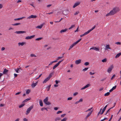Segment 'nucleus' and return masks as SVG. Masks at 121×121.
<instances>
[{"mask_svg":"<svg viewBox=\"0 0 121 121\" xmlns=\"http://www.w3.org/2000/svg\"><path fill=\"white\" fill-rule=\"evenodd\" d=\"M14 69L16 73H19V70H18V69L17 68V69Z\"/></svg>","mask_w":121,"mask_h":121,"instance_id":"nucleus-41","label":"nucleus"},{"mask_svg":"<svg viewBox=\"0 0 121 121\" xmlns=\"http://www.w3.org/2000/svg\"><path fill=\"white\" fill-rule=\"evenodd\" d=\"M95 74V73L94 72L93 73L92 72H90L89 73V74L90 75H94Z\"/></svg>","mask_w":121,"mask_h":121,"instance_id":"nucleus-46","label":"nucleus"},{"mask_svg":"<svg viewBox=\"0 0 121 121\" xmlns=\"http://www.w3.org/2000/svg\"><path fill=\"white\" fill-rule=\"evenodd\" d=\"M89 64V63L88 62H86L84 64V65L86 66L88 65Z\"/></svg>","mask_w":121,"mask_h":121,"instance_id":"nucleus-35","label":"nucleus"},{"mask_svg":"<svg viewBox=\"0 0 121 121\" xmlns=\"http://www.w3.org/2000/svg\"><path fill=\"white\" fill-rule=\"evenodd\" d=\"M5 49V48L4 47H2L1 49V51H3Z\"/></svg>","mask_w":121,"mask_h":121,"instance_id":"nucleus-61","label":"nucleus"},{"mask_svg":"<svg viewBox=\"0 0 121 121\" xmlns=\"http://www.w3.org/2000/svg\"><path fill=\"white\" fill-rule=\"evenodd\" d=\"M30 98H28L27 99H26L25 100H24L22 102V103H24L25 102H26L27 101H28V100H30Z\"/></svg>","mask_w":121,"mask_h":121,"instance_id":"nucleus-21","label":"nucleus"},{"mask_svg":"<svg viewBox=\"0 0 121 121\" xmlns=\"http://www.w3.org/2000/svg\"><path fill=\"white\" fill-rule=\"evenodd\" d=\"M80 2H78L75 3L74 5L73 6V8H74L77 6L79 5L80 4Z\"/></svg>","mask_w":121,"mask_h":121,"instance_id":"nucleus-6","label":"nucleus"},{"mask_svg":"<svg viewBox=\"0 0 121 121\" xmlns=\"http://www.w3.org/2000/svg\"><path fill=\"white\" fill-rule=\"evenodd\" d=\"M37 16L36 15H32L29 16L27 17V19H30L31 18H35L37 17Z\"/></svg>","mask_w":121,"mask_h":121,"instance_id":"nucleus-10","label":"nucleus"},{"mask_svg":"<svg viewBox=\"0 0 121 121\" xmlns=\"http://www.w3.org/2000/svg\"><path fill=\"white\" fill-rule=\"evenodd\" d=\"M90 86V84H88L86 85L85 86L83 87L81 89V90H82L83 89H86V88H87L88 87H89Z\"/></svg>","mask_w":121,"mask_h":121,"instance_id":"nucleus-7","label":"nucleus"},{"mask_svg":"<svg viewBox=\"0 0 121 121\" xmlns=\"http://www.w3.org/2000/svg\"><path fill=\"white\" fill-rule=\"evenodd\" d=\"M79 11H78L76 12L75 13H74V15H76L78 14L79 13Z\"/></svg>","mask_w":121,"mask_h":121,"instance_id":"nucleus-44","label":"nucleus"},{"mask_svg":"<svg viewBox=\"0 0 121 121\" xmlns=\"http://www.w3.org/2000/svg\"><path fill=\"white\" fill-rule=\"evenodd\" d=\"M19 18H15L14 19V20L15 21H16L17 20H19Z\"/></svg>","mask_w":121,"mask_h":121,"instance_id":"nucleus-62","label":"nucleus"},{"mask_svg":"<svg viewBox=\"0 0 121 121\" xmlns=\"http://www.w3.org/2000/svg\"><path fill=\"white\" fill-rule=\"evenodd\" d=\"M38 84V82H36L35 83H34L33 82L32 84H31V86L32 88H34Z\"/></svg>","mask_w":121,"mask_h":121,"instance_id":"nucleus-14","label":"nucleus"},{"mask_svg":"<svg viewBox=\"0 0 121 121\" xmlns=\"http://www.w3.org/2000/svg\"><path fill=\"white\" fill-rule=\"evenodd\" d=\"M30 56L31 57H36V56L35 55V54H31L30 55Z\"/></svg>","mask_w":121,"mask_h":121,"instance_id":"nucleus-32","label":"nucleus"},{"mask_svg":"<svg viewBox=\"0 0 121 121\" xmlns=\"http://www.w3.org/2000/svg\"><path fill=\"white\" fill-rule=\"evenodd\" d=\"M110 94V92H107L106 93H105L104 95L105 96H107L109 95Z\"/></svg>","mask_w":121,"mask_h":121,"instance_id":"nucleus-27","label":"nucleus"},{"mask_svg":"<svg viewBox=\"0 0 121 121\" xmlns=\"http://www.w3.org/2000/svg\"><path fill=\"white\" fill-rule=\"evenodd\" d=\"M115 104H116V103H115V105H114V107H112V108H110L107 111V113H108V112H109V111H110V109H111V108H113V107H114V106H115Z\"/></svg>","mask_w":121,"mask_h":121,"instance_id":"nucleus-43","label":"nucleus"},{"mask_svg":"<svg viewBox=\"0 0 121 121\" xmlns=\"http://www.w3.org/2000/svg\"><path fill=\"white\" fill-rule=\"evenodd\" d=\"M78 94V92H76L74 93L73 94V96H76V95H77Z\"/></svg>","mask_w":121,"mask_h":121,"instance_id":"nucleus-49","label":"nucleus"},{"mask_svg":"<svg viewBox=\"0 0 121 121\" xmlns=\"http://www.w3.org/2000/svg\"><path fill=\"white\" fill-rule=\"evenodd\" d=\"M81 60L79 59L78 60H77L75 61V64L76 65H78L81 63Z\"/></svg>","mask_w":121,"mask_h":121,"instance_id":"nucleus-12","label":"nucleus"},{"mask_svg":"<svg viewBox=\"0 0 121 121\" xmlns=\"http://www.w3.org/2000/svg\"><path fill=\"white\" fill-rule=\"evenodd\" d=\"M59 65L57 64V63L53 67V69H54L56 68Z\"/></svg>","mask_w":121,"mask_h":121,"instance_id":"nucleus-28","label":"nucleus"},{"mask_svg":"<svg viewBox=\"0 0 121 121\" xmlns=\"http://www.w3.org/2000/svg\"><path fill=\"white\" fill-rule=\"evenodd\" d=\"M48 97H47L45 99L43 100V102L45 103L48 101Z\"/></svg>","mask_w":121,"mask_h":121,"instance_id":"nucleus-22","label":"nucleus"},{"mask_svg":"<svg viewBox=\"0 0 121 121\" xmlns=\"http://www.w3.org/2000/svg\"><path fill=\"white\" fill-rule=\"evenodd\" d=\"M3 7V6L2 4H0V9L2 8Z\"/></svg>","mask_w":121,"mask_h":121,"instance_id":"nucleus-59","label":"nucleus"},{"mask_svg":"<svg viewBox=\"0 0 121 121\" xmlns=\"http://www.w3.org/2000/svg\"><path fill=\"white\" fill-rule=\"evenodd\" d=\"M93 49L94 50H95L96 51H99V48H97L95 47H93L90 48V50Z\"/></svg>","mask_w":121,"mask_h":121,"instance_id":"nucleus-9","label":"nucleus"},{"mask_svg":"<svg viewBox=\"0 0 121 121\" xmlns=\"http://www.w3.org/2000/svg\"><path fill=\"white\" fill-rule=\"evenodd\" d=\"M39 104L41 106H43V103L41 100H39Z\"/></svg>","mask_w":121,"mask_h":121,"instance_id":"nucleus-23","label":"nucleus"},{"mask_svg":"<svg viewBox=\"0 0 121 121\" xmlns=\"http://www.w3.org/2000/svg\"><path fill=\"white\" fill-rule=\"evenodd\" d=\"M35 36V35H34L31 36H28L26 37L25 39H30L34 38Z\"/></svg>","mask_w":121,"mask_h":121,"instance_id":"nucleus-8","label":"nucleus"},{"mask_svg":"<svg viewBox=\"0 0 121 121\" xmlns=\"http://www.w3.org/2000/svg\"><path fill=\"white\" fill-rule=\"evenodd\" d=\"M119 10V8L118 7H116L114 8L109 13L106 15V16L113 15L118 12Z\"/></svg>","mask_w":121,"mask_h":121,"instance_id":"nucleus-1","label":"nucleus"},{"mask_svg":"<svg viewBox=\"0 0 121 121\" xmlns=\"http://www.w3.org/2000/svg\"><path fill=\"white\" fill-rule=\"evenodd\" d=\"M88 68H85L84 69H82V71H86L88 69Z\"/></svg>","mask_w":121,"mask_h":121,"instance_id":"nucleus-45","label":"nucleus"},{"mask_svg":"<svg viewBox=\"0 0 121 121\" xmlns=\"http://www.w3.org/2000/svg\"><path fill=\"white\" fill-rule=\"evenodd\" d=\"M113 68V66L112 65H111L110 67H109L107 70V72L109 73H110L111 72L112 69Z\"/></svg>","mask_w":121,"mask_h":121,"instance_id":"nucleus-5","label":"nucleus"},{"mask_svg":"<svg viewBox=\"0 0 121 121\" xmlns=\"http://www.w3.org/2000/svg\"><path fill=\"white\" fill-rule=\"evenodd\" d=\"M64 59L62 60L59 61L58 63H57V64H58L59 65V64Z\"/></svg>","mask_w":121,"mask_h":121,"instance_id":"nucleus-48","label":"nucleus"},{"mask_svg":"<svg viewBox=\"0 0 121 121\" xmlns=\"http://www.w3.org/2000/svg\"><path fill=\"white\" fill-rule=\"evenodd\" d=\"M117 87V86H114L113 87L112 89L113 90H114L116 89Z\"/></svg>","mask_w":121,"mask_h":121,"instance_id":"nucleus-53","label":"nucleus"},{"mask_svg":"<svg viewBox=\"0 0 121 121\" xmlns=\"http://www.w3.org/2000/svg\"><path fill=\"white\" fill-rule=\"evenodd\" d=\"M115 74H114L113 75V76H112V78H111V80H112L113 78H114L115 76Z\"/></svg>","mask_w":121,"mask_h":121,"instance_id":"nucleus-52","label":"nucleus"},{"mask_svg":"<svg viewBox=\"0 0 121 121\" xmlns=\"http://www.w3.org/2000/svg\"><path fill=\"white\" fill-rule=\"evenodd\" d=\"M72 98H73L72 97H69V98H67V100H71L72 99Z\"/></svg>","mask_w":121,"mask_h":121,"instance_id":"nucleus-50","label":"nucleus"},{"mask_svg":"<svg viewBox=\"0 0 121 121\" xmlns=\"http://www.w3.org/2000/svg\"><path fill=\"white\" fill-rule=\"evenodd\" d=\"M21 24V23H14V24H12V25L13 26H17L19 25H20Z\"/></svg>","mask_w":121,"mask_h":121,"instance_id":"nucleus-24","label":"nucleus"},{"mask_svg":"<svg viewBox=\"0 0 121 121\" xmlns=\"http://www.w3.org/2000/svg\"><path fill=\"white\" fill-rule=\"evenodd\" d=\"M82 39L81 38L78 40L77 41H76V42H74L72 44L71 46H70L69 47V50H70L74 46H75L78 43H79L81 40Z\"/></svg>","mask_w":121,"mask_h":121,"instance_id":"nucleus-3","label":"nucleus"},{"mask_svg":"<svg viewBox=\"0 0 121 121\" xmlns=\"http://www.w3.org/2000/svg\"><path fill=\"white\" fill-rule=\"evenodd\" d=\"M53 74L52 73H50L48 77L46 78L43 82V83H45L46 82H47L48 81L50 78L52 77V75Z\"/></svg>","mask_w":121,"mask_h":121,"instance_id":"nucleus-2","label":"nucleus"},{"mask_svg":"<svg viewBox=\"0 0 121 121\" xmlns=\"http://www.w3.org/2000/svg\"><path fill=\"white\" fill-rule=\"evenodd\" d=\"M75 26L74 25H72L70 27L69 29V30H70L73 28Z\"/></svg>","mask_w":121,"mask_h":121,"instance_id":"nucleus-42","label":"nucleus"},{"mask_svg":"<svg viewBox=\"0 0 121 121\" xmlns=\"http://www.w3.org/2000/svg\"><path fill=\"white\" fill-rule=\"evenodd\" d=\"M93 108L92 107H91V108H89V109H88L87 110H86V112H87L88 111H91V109H92Z\"/></svg>","mask_w":121,"mask_h":121,"instance_id":"nucleus-51","label":"nucleus"},{"mask_svg":"<svg viewBox=\"0 0 121 121\" xmlns=\"http://www.w3.org/2000/svg\"><path fill=\"white\" fill-rule=\"evenodd\" d=\"M115 44L117 45H121V43L120 42H116L115 43Z\"/></svg>","mask_w":121,"mask_h":121,"instance_id":"nucleus-40","label":"nucleus"},{"mask_svg":"<svg viewBox=\"0 0 121 121\" xmlns=\"http://www.w3.org/2000/svg\"><path fill=\"white\" fill-rule=\"evenodd\" d=\"M107 49H111L110 47V45L109 44L106 45V48H105V50H106Z\"/></svg>","mask_w":121,"mask_h":121,"instance_id":"nucleus-16","label":"nucleus"},{"mask_svg":"<svg viewBox=\"0 0 121 121\" xmlns=\"http://www.w3.org/2000/svg\"><path fill=\"white\" fill-rule=\"evenodd\" d=\"M25 104H24V103L21 104V105H20L19 106V108H21L24 105H25Z\"/></svg>","mask_w":121,"mask_h":121,"instance_id":"nucleus-30","label":"nucleus"},{"mask_svg":"<svg viewBox=\"0 0 121 121\" xmlns=\"http://www.w3.org/2000/svg\"><path fill=\"white\" fill-rule=\"evenodd\" d=\"M26 32L25 31H16L15 32V33L17 34H20L23 33H26Z\"/></svg>","mask_w":121,"mask_h":121,"instance_id":"nucleus-11","label":"nucleus"},{"mask_svg":"<svg viewBox=\"0 0 121 121\" xmlns=\"http://www.w3.org/2000/svg\"><path fill=\"white\" fill-rule=\"evenodd\" d=\"M121 55V52L119 53L116 55L115 57V58H117L118 57Z\"/></svg>","mask_w":121,"mask_h":121,"instance_id":"nucleus-20","label":"nucleus"},{"mask_svg":"<svg viewBox=\"0 0 121 121\" xmlns=\"http://www.w3.org/2000/svg\"><path fill=\"white\" fill-rule=\"evenodd\" d=\"M66 115L65 114H63L61 115V117H64L65 115Z\"/></svg>","mask_w":121,"mask_h":121,"instance_id":"nucleus-54","label":"nucleus"},{"mask_svg":"<svg viewBox=\"0 0 121 121\" xmlns=\"http://www.w3.org/2000/svg\"><path fill=\"white\" fill-rule=\"evenodd\" d=\"M8 70L7 69H4V71L3 72V74H6V73L8 72Z\"/></svg>","mask_w":121,"mask_h":121,"instance_id":"nucleus-19","label":"nucleus"},{"mask_svg":"<svg viewBox=\"0 0 121 121\" xmlns=\"http://www.w3.org/2000/svg\"><path fill=\"white\" fill-rule=\"evenodd\" d=\"M42 37H40L39 38H37L35 39V40H41L42 39Z\"/></svg>","mask_w":121,"mask_h":121,"instance_id":"nucleus-33","label":"nucleus"},{"mask_svg":"<svg viewBox=\"0 0 121 121\" xmlns=\"http://www.w3.org/2000/svg\"><path fill=\"white\" fill-rule=\"evenodd\" d=\"M30 92V89L27 90L26 91V94H29Z\"/></svg>","mask_w":121,"mask_h":121,"instance_id":"nucleus-29","label":"nucleus"},{"mask_svg":"<svg viewBox=\"0 0 121 121\" xmlns=\"http://www.w3.org/2000/svg\"><path fill=\"white\" fill-rule=\"evenodd\" d=\"M53 63H54V62H53V61H52V62H51L50 63V64L48 66H49L50 65H52V64Z\"/></svg>","mask_w":121,"mask_h":121,"instance_id":"nucleus-63","label":"nucleus"},{"mask_svg":"<svg viewBox=\"0 0 121 121\" xmlns=\"http://www.w3.org/2000/svg\"><path fill=\"white\" fill-rule=\"evenodd\" d=\"M104 120H108V118L107 117H105L104 119L101 120L100 121H103Z\"/></svg>","mask_w":121,"mask_h":121,"instance_id":"nucleus-34","label":"nucleus"},{"mask_svg":"<svg viewBox=\"0 0 121 121\" xmlns=\"http://www.w3.org/2000/svg\"><path fill=\"white\" fill-rule=\"evenodd\" d=\"M96 26H94L91 29L89 30V31L90 32L93 30L94 29L95 27Z\"/></svg>","mask_w":121,"mask_h":121,"instance_id":"nucleus-36","label":"nucleus"},{"mask_svg":"<svg viewBox=\"0 0 121 121\" xmlns=\"http://www.w3.org/2000/svg\"><path fill=\"white\" fill-rule=\"evenodd\" d=\"M51 86V85H49L47 87V88H48V91H49V90L50 88V87Z\"/></svg>","mask_w":121,"mask_h":121,"instance_id":"nucleus-47","label":"nucleus"},{"mask_svg":"<svg viewBox=\"0 0 121 121\" xmlns=\"http://www.w3.org/2000/svg\"><path fill=\"white\" fill-rule=\"evenodd\" d=\"M106 79V78H105L101 80L100 81H104Z\"/></svg>","mask_w":121,"mask_h":121,"instance_id":"nucleus-56","label":"nucleus"},{"mask_svg":"<svg viewBox=\"0 0 121 121\" xmlns=\"http://www.w3.org/2000/svg\"><path fill=\"white\" fill-rule=\"evenodd\" d=\"M79 102H82L83 101V99L81 98L79 100V101H78Z\"/></svg>","mask_w":121,"mask_h":121,"instance_id":"nucleus-55","label":"nucleus"},{"mask_svg":"<svg viewBox=\"0 0 121 121\" xmlns=\"http://www.w3.org/2000/svg\"><path fill=\"white\" fill-rule=\"evenodd\" d=\"M33 108V105H32L28 108L26 111V114L27 115L29 114L31 110Z\"/></svg>","mask_w":121,"mask_h":121,"instance_id":"nucleus-4","label":"nucleus"},{"mask_svg":"<svg viewBox=\"0 0 121 121\" xmlns=\"http://www.w3.org/2000/svg\"><path fill=\"white\" fill-rule=\"evenodd\" d=\"M63 13L64 15H67L68 14V11L67 10H65L63 11Z\"/></svg>","mask_w":121,"mask_h":121,"instance_id":"nucleus-15","label":"nucleus"},{"mask_svg":"<svg viewBox=\"0 0 121 121\" xmlns=\"http://www.w3.org/2000/svg\"><path fill=\"white\" fill-rule=\"evenodd\" d=\"M43 26V24L41 25L40 26H38L36 28H38L39 29H41L42 27Z\"/></svg>","mask_w":121,"mask_h":121,"instance_id":"nucleus-25","label":"nucleus"},{"mask_svg":"<svg viewBox=\"0 0 121 121\" xmlns=\"http://www.w3.org/2000/svg\"><path fill=\"white\" fill-rule=\"evenodd\" d=\"M61 120V119L60 117H57L55 119V121H60Z\"/></svg>","mask_w":121,"mask_h":121,"instance_id":"nucleus-26","label":"nucleus"},{"mask_svg":"<svg viewBox=\"0 0 121 121\" xmlns=\"http://www.w3.org/2000/svg\"><path fill=\"white\" fill-rule=\"evenodd\" d=\"M26 44V43L25 42H22V43L19 42L18 43V45L19 46H22L24 44Z\"/></svg>","mask_w":121,"mask_h":121,"instance_id":"nucleus-13","label":"nucleus"},{"mask_svg":"<svg viewBox=\"0 0 121 121\" xmlns=\"http://www.w3.org/2000/svg\"><path fill=\"white\" fill-rule=\"evenodd\" d=\"M67 120V118L66 117H65L62 119L61 120V121H66Z\"/></svg>","mask_w":121,"mask_h":121,"instance_id":"nucleus-37","label":"nucleus"},{"mask_svg":"<svg viewBox=\"0 0 121 121\" xmlns=\"http://www.w3.org/2000/svg\"><path fill=\"white\" fill-rule=\"evenodd\" d=\"M53 40H59L60 39V38H56V39L53 38Z\"/></svg>","mask_w":121,"mask_h":121,"instance_id":"nucleus-58","label":"nucleus"},{"mask_svg":"<svg viewBox=\"0 0 121 121\" xmlns=\"http://www.w3.org/2000/svg\"><path fill=\"white\" fill-rule=\"evenodd\" d=\"M68 30L67 29H65L62 30L60 32V33H61L62 32H64Z\"/></svg>","mask_w":121,"mask_h":121,"instance_id":"nucleus-18","label":"nucleus"},{"mask_svg":"<svg viewBox=\"0 0 121 121\" xmlns=\"http://www.w3.org/2000/svg\"><path fill=\"white\" fill-rule=\"evenodd\" d=\"M62 112V111H59L57 112L56 113L57 114H59L60 113H61Z\"/></svg>","mask_w":121,"mask_h":121,"instance_id":"nucleus-57","label":"nucleus"},{"mask_svg":"<svg viewBox=\"0 0 121 121\" xmlns=\"http://www.w3.org/2000/svg\"><path fill=\"white\" fill-rule=\"evenodd\" d=\"M107 59L105 58L102 60V61L103 62H106L107 61Z\"/></svg>","mask_w":121,"mask_h":121,"instance_id":"nucleus-31","label":"nucleus"},{"mask_svg":"<svg viewBox=\"0 0 121 121\" xmlns=\"http://www.w3.org/2000/svg\"><path fill=\"white\" fill-rule=\"evenodd\" d=\"M25 18V17H22L19 18V20L22 19L23 18Z\"/></svg>","mask_w":121,"mask_h":121,"instance_id":"nucleus-60","label":"nucleus"},{"mask_svg":"<svg viewBox=\"0 0 121 121\" xmlns=\"http://www.w3.org/2000/svg\"><path fill=\"white\" fill-rule=\"evenodd\" d=\"M24 121H27V120L26 118H24L23 119Z\"/></svg>","mask_w":121,"mask_h":121,"instance_id":"nucleus-64","label":"nucleus"},{"mask_svg":"<svg viewBox=\"0 0 121 121\" xmlns=\"http://www.w3.org/2000/svg\"><path fill=\"white\" fill-rule=\"evenodd\" d=\"M92 111L90 112L87 115L86 117L85 118V119L86 120L87 117L90 116L92 113Z\"/></svg>","mask_w":121,"mask_h":121,"instance_id":"nucleus-17","label":"nucleus"},{"mask_svg":"<svg viewBox=\"0 0 121 121\" xmlns=\"http://www.w3.org/2000/svg\"><path fill=\"white\" fill-rule=\"evenodd\" d=\"M90 32L89 31V30L88 31H87L86 32H85L84 34H85V35L88 34L89 32Z\"/></svg>","mask_w":121,"mask_h":121,"instance_id":"nucleus-39","label":"nucleus"},{"mask_svg":"<svg viewBox=\"0 0 121 121\" xmlns=\"http://www.w3.org/2000/svg\"><path fill=\"white\" fill-rule=\"evenodd\" d=\"M45 104L47 105H49L51 104V103L48 101H47L45 103Z\"/></svg>","mask_w":121,"mask_h":121,"instance_id":"nucleus-38","label":"nucleus"}]
</instances>
